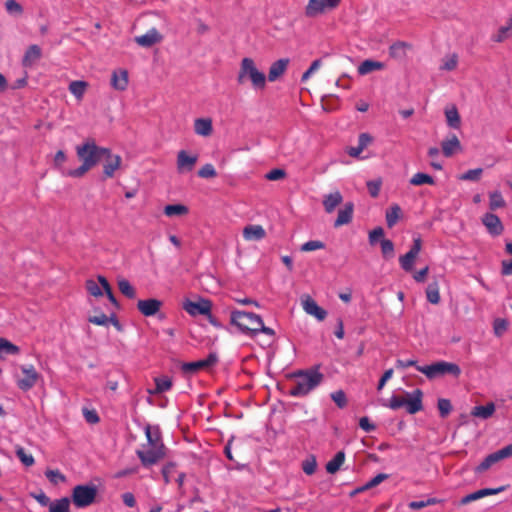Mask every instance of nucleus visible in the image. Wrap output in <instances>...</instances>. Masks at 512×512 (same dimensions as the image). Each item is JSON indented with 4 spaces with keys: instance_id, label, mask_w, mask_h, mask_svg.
Listing matches in <instances>:
<instances>
[{
    "instance_id": "f257e3e1",
    "label": "nucleus",
    "mask_w": 512,
    "mask_h": 512,
    "mask_svg": "<svg viewBox=\"0 0 512 512\" xmlns=\"http://www.w3.org/2000/svg\"><path fill=\"white\" fill-rule=\"evenodd\" d=\"M319 369L320 365H315L309 369H301L293 372L291 377L296 378V381L291 386L288 394L292 397L307 396L324 380V375Z\"/></svg>"
},
{
    "instance_id": "f03ea898",
    "label": "nucleus",
    "mask_w": 512,
    "mask_h": 512,
    "mask_svg": "<svg viewBox=\"0 0 512 512\" xmlns=\"http://www.w3.org/2000/svg\"><path fill=\"white\" fill-rule=\"evenodd\" d=\"M146 436L149 444L147 449H139L136 454L143 467L149 468L165 457V446L158 436H152L149 428L146 430Z\"/></svg>"
},
{
    "instance_id": "7ed1b4c3",
    "label": "nucleus",
    "mask_w": 512,
    "mask_h": 512,
    "mask_svg": "<svg viewBox=\"0 0 512 512\" xmlns=\"http://www.w3.org/2000/svg\"><path fill=\"white\" fill-rule=\"evenodd\" d=\"M248 79L255 90H263L266 87V76L259 71L252 58L242 59L240 69L237 75L238 84H244Z\"/></svg>"
},
{
    "instance_id": "20e7f679",
    "label": "nucleus",
    "mask_w": 512,
    "mask_h": 512,
    "mask_svg": "<svg viewBox=\"0 0 512 512\" xmlns=\"http://www.w3.org/2000/svg\"><path fill=\"white\" fill-rule=\"evenodd\" d=\"M405 396L392 395L389 403L384 405L392 410L405 407L409 414H416L423 410V392L421 389L417 388L412 393L406 392Z\"/></svg>"
},
{
    "instance_id": "39448f33",
    "label": "nucleus",
    "mask_w": 512,
    "mask_h": 512,
    "mask_svg": "<svg viewBox=\"0 0 512 512\" xmlns=\"http://www.w3.org/2000/svg\"><path fill=\"white\" fill-rule=\"evenodd\" d=\"M108 153L109 148L98 146L93 138H88L82 144L76 146V155L79 160L92 168L102 161L104 155Z\"/></svg>"
},
{
    "instance_id": "423d86ee",
    "label": "nucleus",
    "mask_w": 512,
    "mask_h": 512,
    "mask_svg": "<svg viewBox=\"0 0 512 512\" xmlns=\"http://www.w3.org/2000/svg\"><path fill=\"white\" fill-rule=\"evenodd\" d=\"M261 317L252 312L234 310L231 312L230 323L246 335H256L257 328L261 324Z\"/></svg>"
},
{
    "instance_id": "0eeeda50",
    "label": "nucleus",
    "mask_w": 512,
    "mask_h": 512,
    "mask_svg": "<svg viewBox=\"0 0 512 512\" xmlns=\"http://www.w3.org/2000/svg\"><path fill=\"white\" fill-rule=\"evenodd\" d=\"M417 371L423 373L428 379H435L446 374L458 378L461 375V368L458 364L446 361L434 362L430 365L417 366Z\"/></svg>"
},
{
    "instance_id": "6e6552de",
    "label": "nucleus",
    "mask_w": 512,
    "mask_h": 512,
    "mask_svg": "<svg viewBox=\"0 0 512 512\" xmlns=\"http://www.w3.org/2000/svg\"><path fill=\"white\" fill-rule=\"evenodd\" d=\"M97 487L91 485H76L71 494V500L77 508H85L95 502Z\"/></svg>"
},
{
    "instance_id": "1a4fd4ad",
    "label": "nucleus",
    "mask_w": 512,
    "mask_h": 512,
    "mask_svg": "<svg viewBox=\"0 0 512 512\" xmlns=\"http://www.w3.org/2000/svg\"><path fill=\"white\" fill-rule=\"evenodd\" d=\"M218 362V356L215 352L209 353V355L202 360L194 362H184L181 365V370L185 374H195L200 370L208 369L214 366Z\"/></svg>"
},
{
    "instance_id": "9d476101",
    "label": "nucleus",
    "mask_w": 512,
    "mask_h": 512,
    "mask_svg": "<svg viewBox=\"0 0 512 512\" xmlns=\"http://www.w3.org/2000/svg\"><path fill=\"white\" fill-rule=\"evenodd\" d=\"M340 3V0H309L305 8L307 17H315L323 13L326 9H334Z\"/></svg>"
},
{
    "instance_id": "9b49d317",
    "label": "nucleus",
    "mask_w": 512,
    "mask_h": 512,
    "mask_svg": "<svg viewBox=\"0 0 512 512\" xmlns=\"http://www.w3.org/2000/svg\"><path fill=\"white\" fill-rule=\"evenodd\" d=\"M103 160L104 164L102 180L113 178L115 176V172L121 167V156L118 154H113L109 149V153L104 155Z\"/></svg>"
},
{
    "instance_id": "f8f14e48",
    "label": "nucleus",
    "mask_w": 512,
    "mask_h": 512,
    "mask_svg": "<svg viewBox=\"0 0 512 512\" xmlns=\"http://www.w3.org/2000/svg\"><path fill=\"white\" fill-rule=\"evenodd\" d=\"M421 247H422V241H421L420 237L415 238L410 250L406 254L400 256V258H399L400 266L404 271H406V272L412 271L414 261H415L416 257L418 256L419 252L421 251Z\"/></svg>"
},
{
    "instance_id": "ddd939ff",
    "label": "nucleus",
    "mask_w": 512,
    "mask_h": 512,
    "mask_svg": "<svg viewBox=\"0 0 512 512\" xmlns=\"http://www.w3.org/2000/svg\"><path fill=\"white\" fill-rule=\"evenodd\" d=\"M21 370L24 376L18 379L17 385L21 390L28 391L36 384L39 374L32 365L23 366Z\"/></svg>"
},
{
    "instance_id": "4468645a",
    "label": "nucleus",
    "mask_w": 512,
    "mask_h": 512,
    "mask_svg": "<svg viewBox=\"0 0 512 512\" xmlns=\"http://www.w3.org/2000/svg\"><path fill=\"white\" fill-rule=\"evenodd\" d=\"M211 307V302L204 299H201L199 302H193L187 299L183 303V309L191 316L209 314Z\"/></svg>"
},
{
    "instance_id": "2eb2a0df",
    "label": "nucleus",
    "mask_w": 512,
    "mask_h": 512,
    "mask_svg": "<svg viewBox=\"0 0 512 512\" xmlns=\"http://www.w3.org/2000/svg\"><path fill=\"white\" fill-rule=\"evenodd\" d=\"M163 302L156 298H149L145 300H138L137 309L139 312L146 316H155L161 309Z\"/></svg>"
},
{
    "instance_id": "dca6fc26",
    "label": "nucleus",
    "mask_w": 512,
    "mask_h": 512,
    "mask_svg": "<svg viewBox=\"0 0 512 512\" xmlns=\"http://www.w3.org/2000/svg\"><path fill=\"white\" fill-rule=\"evenodd\" d=\"M42 58V49L37 44H32L26 49L21 64L24 68H32Z\"/></svg>"
},
{
    "instance_id": "f3484780",
    "label": "nucleus",
    "mask_w": 512,
    "mask_h": 512,
    "mask_svg": "<svg viewBox=\"0 0 512 512\" xmlns=\"http://www.w3.org/2000/svg\"><path fill=\"white\" fill-rule=\"evenodd\" d=\"M482 223L487 228L488 232L493 236L502 234L504 230L500 218L493 213H486L482 218Z\"/></svg>"
},
{
    "instance_id": "a211bd4d",
    "label": "nucleus",
    "mask_w": 512,
    "mask_h": 512,
    "mask_svg": "<svg viewBox=\"0 0 512 512\" xmlns=\"http://www.w3.org/2000/svg\"><path fill=\"white\" fill-rule=\"evenodd\" d=\"M162 39L163 37L159 31L156 28H152L146 34L136 36L134 41L141 47L150 48L161 42Z\"/></svg>"
},
{
    "instance_id": "6ab92c4d",
    "label": "nucleus",
    "mask_w": 512,
    "mask_h": 512,
    "mask_svg": "<svg viewBox=\"0 0 512 512\" xmlns=\"http://www.w3.org/2000/svg\"><path fill=\"white\" fill-rule=\"evenodd\" d=\"M304 311L313 315L319 321H322L326 318L327 312L322 307H320L314 299L310 296H306V298L302 301Z\"/></svg>"
},
{
    "instance_id": "aec40b11",
    "label": "nucleus",
    "mask_w": 512,
    "mask_h": 512,
    "mask_svg": "<svg viewBox=\"0 0 512 512\" xmlns=\"http://www.w3.org/2000/svg\"><path fill=\"white\" fill-rule=\"evenodd\" d=\"M442 153L445 157H452L462 150L461 143L455 134L449 135L441 142Z\"/></svg>"
},
{
    "instance_id": "412c9836",
    "label": "nucleus",
    "mask_w": 512,
    "mask_h": 512,
    "mask_svg": "<svg viewBox=\"0 0 512 512\" xmlns=\"http://www.w3.org/2000/svg\"><path fill=\"white\" fill-rule=\"evenodd\" d=\"M198 160L197 155H188L185 150H180L177 155V169L178 171H192Z\"/></svg>"
},
{
    "instance_id": "4be33fe9",
    "label": "nucleus",
    "mask_w": 512,
    "mask_h": 512,
    "mask_svg": "<svg viewBox=\"0 0 512 512\" xmlns=\"http://www.w3.org/2000/svg\"><path fill=\"white\" fill-rule=\"evenodd\" d=\"M503 490H504V487L480 489L478 491H475L473 493H470V494L464 496L460 500V504L461 505H466V504H469L472 501H476V500L481 499V498H483L485 496H490V495L498 494L499 492H501Z\"/></svg>"
},
{
    "instance_id": "5701e85b",
    "label": "nucleus",
    "mask_w": 512,
    "mask_h": 512,
    "mask_svg": "<svg viewBox=\"0 0 512 512\" xmlns=\"http://www.w3.org/2000/svg\"><path fill=\"white\" fill-rule=\"evenodd\" d=\"M353 212H354V204L352 202H347L338 211L337 218L334 222V227L338 228L340 226L349 224L352 221L353 218Z\"/></svg>"
},
{
    "instance_id": "b1692460",
    "label": "nucleus",
    "mask_w": 512,
    "mask_h": 512,
    "mask_svg": "<svg viewBox=\"0 0 512 512\" xmlns=\"http://www.w3.org/2000/svg\"><path fill=\"white\" fill-rule=\"evenodd\" d=\"M412 45L405 41H396L389 47V56L396 60H404L407 57V50L411 49Z\"/></svg>"
},
{
    "instance_id": "393cba45",
    "label": "nucleus",
    "mask_w": 512,
    "mask_h": 512,
    "mask_svg": "<svg viewBox=\"0 0 512 512\" xmlns=\"http://www.w3.org/2000/svg\"><path fill=\"white\" fill-rule=\"evenodd\" d=\"M289 64V59H279L271 64L268 72V80L270 82L276 81L280 76H282Z\"/></svg>"
},
{
    "instance_id": "a878e982",
    "label": "nucleus",
    "mask_w": 512,
    "mask_h": 512,
    "mask_svg": "<svg viewBox=\"0 0 512 512\" xmlns=\"http://www.w3.org/2000/svg\"><path fill=\"white\" fill-rule=\"evenodd\" d=\"M265 236L266 231L261 225H248L243 229V237L248 241H259Z\"/></svg>"
},
{
    "instance_id": "bb28decb",
    "label": "nucleus",
    "mask_w": 512,
    "mask_h": 512,
    "mask_svg": "<svg viewBox=\"0 0 512 512\" xmlns=\"http://www.w3.org/2000/svg\"><path fill=\"white\" fill-rule=\"evenodd\" d=\"M343 201V197L339 191L325 195L323 198V206L326 213L334 212L335 208Z\"/></svg>"
},
{
    "instance_id": "cd10ccee",
    "label": "nucleus",
    "mask_w": 512,
    "mask_h": 512,
    "mask_svg": "<svg viewBox=\"0 0 512 512\" xmlns=\"http://www.w3.org/2000/svg\"><path fill=\"white\" fill-rule=\"evenodd\" d=\"M111 85L116 90L124 91L128 86V72L126 70L114 71L111 76Z\"/></svg>"
},
{
    "instance_id": "c85d7f7f",
    "label": "nucleus",
    "mask_w": 512,
    "mask_h": 512,
    "mask_svg": "<svg viewBox=\"0 0 512 512\" xmlns=\"http://www.w3.org/2000/svg\"><path fill=\"white\" fill-rule=\"evenodd\" d=\"M496 410L495 404L493 402H489L484 406H475L471 410V415L473 417L488 419L490 418Z\"/></svg>"
},
{
    "instance_id": "c756f323",
    "label": "nucleus",
    "mask_w": 512,
    "mask_h": 512,
    "mask_svg": "<svg viewBox=\"0 0 512 512\" xmlns=\"http://www.w3.org/2000/svg\"><path fill=\"white\" fill-rule=\"evenodd\" d=\"M195 133L201 136H209L212 134V121L208 118H198L194 122Z\"/></svg>"
},
{
    "instance_id": "7c9ffc66",
    "label": "nucleus",
    "mask_w": 512,
    "mask_h": 512,
    "mask_svg": "<svg viewBox=\"0 0 512 512\" xmlns=\"http://www.w3.org/2000/svg\"><path fill=\"white\" fill-rule=\"evenodd\" d=\"M385 67L384 63L375 61V60H364L359 66H358V73L360 75H366L373 71L382 70Z\"/></svg>"
},
{
    "instance_id": "2f4dec72",
    "label": "nucleus",
    "mask_w": 512,
    "mask_h": 512,
    "mask_svg": "<svg viewBox=\"0 0 512 512\" xmlns=\"http://www.w3.org/2000/svg\"><path fill=\"white\" fill-rule=\"evenodd\" d=\"M155 388L152 390H148V392L152 395L161 394L171 389L172 380L169 377H157L155 378Z\"/></svg>"
},
{
    "instance_id": "473e14b6",
    "label": "nucleus",
    "mask_w": 512,
    "mask_h": 512,
    "mask_svg": "<svg viewBox=\"0 0 512 512\" xmlns=\"http://www.w3.org/2000/svg\"><path fill=\"white\" fill-rule=\"evenodd\" d=\"M498 455L499 454L497 451L487 455L483 459V461L474 469L475 473H483V472L487 471L492 465L501 461V459Z\"/></svg>"
},
{
    "instance_id": "72a5a7b5",
    "label": "nucleus",
    "mask_w": 512,
    "mask_h": 512,
    "mask_svg": "<svg viewBox=\"0 0 512 512\" xmlns=\"http://www.w3.org/2000/svg\"><path fill=\"white\" fill-rule=\"evenodd\" d=\"M345 461L344 451H339L335 456L326 464V471L330 474H335Z\"/></svg>"
},
{
    "instance_id": "f704fd0d",
    "label": "nucleus",
    "mask_w": 512,
    "mask_h": 512,
    "mask_svg": "<svg viewBox=\"0 0 512 512\" xmlns=\"http://www.w3.org/2000/svg\"><path fill=\"white\" fill-rule=\"evenodd\" d=\"M445 116L447 125L454 129H459L461 125V118L458 113V110L455 106H453L451 109L445 110Z\"/></svg>"
},
{
    "instance_id": "c9c22d12",
    "label": "nucleus",
    "mask_w": 512,
    "mask_h": 512,
    "mask_svg": "<svg viewBox=\"0 0 512 512\" xmlns=\"http://www.w3.org/2000/svg\"><path fill=\"white\" fill-rule=\"evenodd\" d=\"M20 351L19 347L11 343L5 338H0V358L6 355H15Z\"/></svg>"
},
{
    "instance_id": "e433bc0d",
    "label": "nucleus",
    "mask_w": 512,
    "mask_h": 512,
    "mask_svg": "<svg viewBox=\"0 0 512 512\" xmlns=\"http://www.w3.org/2000/svg\"><path fill=\"white\" fill-rule=\"evenodd\" d=\"M401 216V208L399 205L394 204L386 211V223L389 228H392Z\"/></svg>"
},
{
    "instance_id": "4c0bfd02",
    "label": "nucleus",
    "mask_w": 512,
    "mask_h": 512,
    "mask_svg": "<svg viewBox=\"0 0 512 512\" xmlns=\"http://www.w3.org/2000/svg\"><path fill=\"white\" fill-rule=\"evenodd\" d=\"M49 512H70V499L63 497L51 502Z\"/></svg>"
},
{
    "instance_id": "58836bf2",
    "label": "nucleus",
    "mask_w": 512,
    "mask_h": 512,
    "mask_svg": "<svg viewBox=\"0 0 512 512\" xmlns=\"http://www.w3.org/2000/svg\"><path fill=\"white\" fill-rule=\"evenodd\" d=\"M188 212H189L188 207L183 204L167 205L164 208V213L168 217L182 216V215L188 214Z\"/></svg>"
},
{
    "instance_id": "ea45409f",
    "label": "nucleus",
    "mask_w": 512,
    "mask_h": 512,
    "mask_svg": "<svg viewBox=\"0 0 512 512\" xmlns=\"http://www.w3.org/2000/svg\"><path fill=\"white\" fill-rule=\"evenodd\" d=\"M97 279H98V283H100V285L102 286L104 293L107 295L109 301L118 309L119 303L113 294L112 288H111L108 280L102 275H98Z\"/></svg>"
},
{
    "instance_id": "a19ab883",
    "label": "nucleus",
    "mask_w": 512,
    "mask_h": 512,
    "mask_svg": "<svg viewBox=\"0 0 512 512\" xmlns=\"http://www.w3.org/2000/svg\"><path fill=\"white\" fill-rule=\"evenodd\" d=\"M122 377L123 373L119 370L108 372L106 388L111 391H116L118 389L119 381Z\"/></svg>"
},
{
    "instance_id": "79ce46f5",
    "label": "nucleus",
    "mask_w": 512,
    "mask_h": 512,
    "mask_svg": "<svg viewBox=\"0 0 512 512\" xmlns=\"http://www.w3.org/2000/svg\"><path fill=\"white\" fill-rule=\"evenodd\" d=\"M409 182L411 185H414V186H419V185H423V184H429V185L435 184V180L432 176L425 174V173H421V172L414 174Z\"/></svg>"
},
{
    "instance_id": "37998d69",
    "label": "nucleus",
    "mask_w": 512,
    "mask_h": 512,
    "mask_svg": "<svg viewBox=\"0 0 512 512\" xmlns=\"http://www.w3.org/2000/svg\"><path fill=\"white\" fill-rule=\"evenodd\" d=\"M118 288L127 298L134 299L136 297V290L127 279H120L118 281Z\"/></svg>"
},
{
    "instance_id": "c03bdc74",
    "label": "nucleus",
    "mask_w": 512,
    "mask_h": 512,
    "mask_svg": "<svg viewBox=\"0 0 512 512\" xmlns=\"http://www.w3.org/2000/svg\"><path fill=\"white\" fill-rule=\"evenodd\" d=\"M505 200L502 197L501 192L494 191L489 194V208L490 210H496L505 206Z\"/></svg>"
},
{
    "instance_id": "a18cd8bd",
    "label": "nucleus",
    "mask_w": 512,
    "mask_h": 512,
    "mask_svg": "<svg viewBox=\"0 0 512 512\" xmlns=\"http://www.w3.org/2000/svg\"><path fill=\"white\" fill-rule=\"evenodd\" d=\"M512 33V16L509 18V21L507 25L501 26L498 29L497 35L493 37V40L496 42H503L505 39H507L510 34Z\"/></svg>"
},
{
    "instance_id": "49530a36",
    "label": "nucleus",
    "mask_w": 512,
    "mask_h": 512,
    "mask_svg": "<svg viewBox=\"0 0 512 512\" xmlns=\"http://www.w3.org/2000/svg\"><path fill=\"white\" fill-rule=\"evenodd\" d=\"M87 83L85 81H72L69 85V91L77 98L81 99L85 93Z\"/></svg>"
},
{
    "instance_id": "de8ad7c7",
    "label": "nucleus",
    "mask_w": 512,
    "mask_h": 512,
    "mask_svg": "<svg viewBox=\"0 0 512 512\" xmlns=\"http://www.w3.org/2000/svg\"><path fill=\"white\" fill-rule=\"evenodd\" d=\"M427 300L432 304H438L440 302V294L438 285L436 283L429 284L426 289Z\"/></svg>"
},
{
    "instance_id": "09e8293b",
    "label": "nucleus",
    "mask_w": 512,
    "mask_h": 512,
    "mask_svg": "<svg viewBox=\"0 0 512 512\" xmlns=\"http://www.w3.org/2000/svg\"><path fill=\"white\" fill-rule=\"evenodd\" d=\"M85 287H86V290L88 291V293L95 297L102 296L104 293V290H103L102 286L100 285V283L98 284L93 279H88L85 282Z\"/></svg>"
},
{
    "instance_id": "8fccbe9b",
    "label": "nucleus",
    "mask_w": 512,
    "mask_h": 512,
    "mask_svg": "<svg viewBox=\"0 0 512 512\" xmlns=\"http://www.w3.org/2000/svg\"><path fill=\"white\" fill-rule=\"evenodd\" d=\"M15 453L18 459L23 463V465L30 467L34 464V457L31 454H27L23 447L17 446Z\"/></svg>"
},
{
    "instance_id": "3c124183",
    "label": "nucleus",
    "mask_w": 512,
    "mask_h": 512,
    "mask_svg": "<svg viewBox=\"0 0 512 512\" xmlns=\"http://www.w3.org/2000/svg\"><path fill=\"white\" fill-rule=\"evenodd\" d=\"M381 252L384 258H392L394 256V244L389 239H381Z\"/></svg>"
},
{
    "instance_id": "603ef678",
    "label": "nucleus",
    "mask_w": 512,
    "mask_h": 512,
    "mask_svg": "<svg viewBox=\"0 0 512 512\" xmlns=\"http://www.w3.org/2000/svg\"><path fill=\"white\" fill-rule=\"evenodd\" d=\"M331 399L337 405V407L343 409L347 406V397L343 390H337L331 393Z\"/></svg>"
},
{
    "instance_id": "864d4df0",
    "label": "nucleus",
    "mask_w": 512,
    "mask_h": 512,
    "mask_svg": "<svg viewBox=\"0 0 512 512\" xmlns=\"http://www.w3.org/2000/svg\"><path fill=\"white\" fill-rule=\"evenodd\" d=\"M439 414L442 418L447 417L452 411V405L450 400L445 398H440L437 403Z\"/></svg>"
},
{
    "instance_id": "5fc2aeb1",
    "label": "nucleus",
    "mask_w": 512,
    "mask_h": 512,
    "mask_svg": "<svg viewBox=\"0 0 512 512\" xmlns=\"http://www.w3.org/2000/svg\"><path fill=\"white\" fill-rule=\"evenodd\" d=\"M92 167L85 162H82V164L73 170H69L66 175L73 178H81L83 177L89 170H91Z\"/></svg>"
},
{
    "instance_id": "6e6d98bb",
    "label": "nucleus",
    "mask_w": 512,
    "mask_h": 512,
    "mask_svg": "<svg viewBox=\"0 0 512 512\" xmlns=\"http://www.w3.org/2000/svg\"><path fill=\"white\" fill-rule=\"evenodd\" d=\"M483 169L482 168H476V169H470L463 173L459 179L465 180V181H478L482 175Z\"/></svg>"
},
{
    "instance_id": "4d7b16f0",
    "label": "nucleus",
    "mask_w": 512,
    "mask_h": 512,
    "mask_svg": "<svg viewBox=\"0 0 512 512\" xmlns=\"http://www.w3.org/2000/svg\"><path fill=\"white\" fill-rule=\"evenodd\" d=\"M324 248H325L324 242H322L320 240H310V241L302 244L300 250L302 252H310V251H315V250L324 249Z\"/></svg>"
},
{
    "instance_id": "13d9d810",
    "label": "nucleus",
    "mask_w": 512,
    "mask_h": 512,
    "mask_svg": "<svg viewBox=\"0 0 512 512\" xmlns=\"http://www.w3.org/2000/svg\"><path fill=\"white\" fill-rule=\"evenodd\" d=\"M317 468L316 458L314 456H310L302 462V469L307 475H312L315 473Z\"/></svg>"
},
{
    "instance_id": "bf43d9fd",
    "label": "nucleus",
    "mask_w": 512,
    "mask_h": 512,
    "mask_svg": "<svg viewBox=\"0 0 512 512\" xmlns=\"http://www.w3.org/2000/svg\"><path fill=\"white\" fill-rule=\"evenodd\" d=\"M217 175L216 170L212 164H205L202 166L201 169L198 171V176L201 178H213Z\"/></svg>"
},
{
    "instance_id": "052dcab7",
    "label": "nucleus",
    "mask_w": 512,
    "mask_h": 512,
    "mask_svg": "<svg viewBox=\"0 0 512 512\" xmlns=\"http://www.w3.org/2000/svg\"><path fill=\"white\" fill-rule=\"evenodd\" d=\"M45 476L53 484H58V482H64L66 480V477L59 470H47Z\"/></svg>"
},
{
    "instance_id": "680f3d73",
    "label": "nucleus",
    "mask_w": 512,
    "mask_h": 512,
    "mask_svg": "<svg viewBox=\"0 0 512 512\" xmlns=\"http://www.w3.org/2000/svg\"><path fill=\"white\" fill-rule=\"evenodd\" d=\"M458 56L456 54L451 55L443 60V64L440 67L442 70L452 71L457 67Z\"/></svg>"
},
{
    "instance_id": "e2e57ef3",
    "label": "nucleus",
    "mask_w": 512,
    "mask_h": 512,
    "mask_svg": "<svg viewBox=\"0 0 512 512\" xmlns=\"http://www.w3.org/2000/svg\"><path fill=\"white\" fill-rule=\"evenodd\" d=\"M494 333L497 336H501L508 328V322L505 319L497 318L494 321Z\"/></svg>"
},
{
    "instance_id": "0e129e2a",
    "label": "nucleus",
    "mask_w": 512,
    "mask_h": 512,
    "mask_svg": "<svg viewBox=\"0 0 512 512\" xmlns=\"http://www.w3.org/2000/svg\"><path fill=\"white\" fill-rule=\"evenodd\" d=\"M83 416H84L86 422L89 424H96L100 421V417L94 409L89 410L87 408H84Z\"/></svg>"
},
{
    "instance_id": "69168bd1",
    "label": "nucleus",
    "mask_w": 512,
    "mask_h": 512,
    "mask_svg": "<svg viewBox=\"0 0 512 512\" xmlns=\"http://www.w3.org/2000/svg\"><path fill=\"white\" fill-rule=\"evenodd\" d=\"M381 180H371L367 182V189L372 197H377L381 189Z\"/></svg>"
},
{
    "instance_id": "338daca9",
    "label": "nucleus",
    "mask_w": 512,
    "mask_h": 512,
    "mask_svg": "<svg viewBox=\"0 0 512 512\" xmlns=\"http://www.w3.org/2000/svg\"><path fill=\"white\" fill-rule=\"evenodd\" d=\"M322 62L320 59H316L314 60L310 67L303 73L302 77H301V81H307L309 79V77L316 71L320 68Z\"/></svg>"
},
{
    "instance_id": "774afa93",
    "label": "nucleus",
    "mask_w": 512,
    "mask_h": 512,
    "mask_svg": "<svg viewBox=\"0 0 512 512\" xmlns=\"http://www.w3.org/2000/svg\"><path fill=\"white\" fill-rule=\"evenodd\" d=\"M285 176H286L285 170L276 168V169L270 170L265 175V178L270 180V181H277V180L285 178Z\"/></svg>"
}]
</instances>
